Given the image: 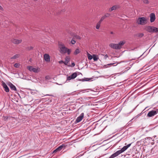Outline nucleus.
Listing matches in <instances>:
<instances>
[{
	"label": "nucleus",
	"mask_w": 158,
	"mask_h": 158,
	"mask_svg": "<svg viewBox=\"0 0 158 158\" xmlns=\"http://www.w3.org/2000/svg\"><path fill=\"white\" fill-rule=\"evenodd\" d=\"M58 46L59 51L61 54H65L67 53L68 55H69L71 52V50L66 47L63 44L59 43Z\"/></svg>",
	"instance_id": "nucleus-1"
},
{
	"label": "nucleus",
	"mask_w": 158,
	"mask_h": 158,
	"mask_svg": "<svg viewBox=\"0 0 158 158\" xmlns=\"http://www.w3.org/2000/svg\"><path fill=\"white\" fill-rule=\"evenodd\" d=\"M131 143H130L127 146H124L121 150L117 151L115 153L112 154L109 158H114L118 156L119 154L126 150L130 147Z\"/></svg>",
	"instance_id": "nucleus-2"
},
{
	"label": "nucleus",
	"mask_w": 158,
	"mask_h": 158,
	"mask_svg": "<svg viewBox=\"0 0 158 158\" xmlns=\"http://www.w3.org/2000/svg\"><path fill=\"white\" fill-rule=\"evenodd\" d=\"M136 22L138 24L144 25L147 23V21L145 18L142 17L139 18L137 20Z\"/></svg>",
	"instance_id": "nucleus-3"
},
{
	"label": "nucleus",
	"mask_w": 158,
	"mask_h": 158,
	"mask_svg": "<svg viewBox=\"0 0 158 158\" xmlns=\"http://www.w3.org/2000/svg\"><path fill=\"white\" fill-rule=\"evenodd\" d=\"M158 113V109H157L156 110H152L149 111L148 114L147 116L148 117H152L155 115L156 114Z\"/></svg>",
	"instance_id": "nucleus-4"
},
{
	"label": "nucleus",
	"mask_w": 158,
	"mask_h": 158,
	"mask_svg": "<svg viewBox=\"0 0 158 158\" xmlns=\"http://www.w3.org/2000/svg\"><path fill=\"white\" fill-rule=\"evenodd\" d=\"M77 73H76L75 72L73 73L71 76L67 77V81L74 79L77 77Z\"/></svg>",
	"instance_id": "nucleus-5"
},
{
	"label": "nucleus",
	"mask_w": 158,
	"mask_h": 158,
	"mask_svg": "<svg viewBox=\"0 0 158 158\" xmlns=\"http://www.w3.org/2000/svg\"><path fill=\"white\" fill-rule=\"evenodd\" d=\"M65 146L64 144H62L61 145L59 146L57 148L54 150L53 153H56V152L60 151L63 148H65Z\"/></svg>",
	"instance_id": "nucleus-6"
},
{
	"label": "nucleus",
	"mask_w": 158,
	"mask_h": 158,
	"mask_svg": "<svg viewBox=\"0 0 158 158\" xmlns=\"http://www.w3.org/2000/svg\"><path fill=\"white\" fill-rule=\"evenodd\" d=\"M109 46L114 49H119V48L117 44L111 43L109 44Z\"/></svg>",
	"instance_id": "nucleus-7"
},
{
	"label": "nucleus",
	"mask_w": 158,
	"mask_h": 158,
	"mask_svg": "<svg viewBox=\"0 0 158 158\" xmlns=\"http://www.w3.org/2000/svg\"><path fill=\"white\" fill-rule=\"evenodd\" d=\"M84 116V114L83 113H82L78 117L76 120V121L77 123L80 122L83 119Z\"/></svg>",
	"instance_id": "nucleus-8"
},
{
	"label": "nucleus",
	"mask_w": 158,
	"mask_h": 158,
	"mask_svg": "<svg viewBox=\"0 0 158 158\" xmlns=\"http://www.w3.org/2000/svg\"><path fill=\"white\" fill-rule=\"evenodd\" d=\"M150 20L151 23L153 22L155 20V15L154 13H152L150 14Z\"/></svg>",
	"instance_id": "nucleus-9"
},
{
	"label": "nucleus",
	"mask_w": 158,
	"mask_h": 158,
	"mask_svg": "<svg viewBox=\"0 0 158 158\" xmlns=\"http://www.w3.org/2000/svg\"><path fill=\"white\" fill-rule=\"evenodd\" d=\"M2 85L5 91L7 92H9V89L6 83L3 81Z\"/></svg>",
	"instance_id": "nucleus-10"
},
{
	"label": "nucleus",
	"mask_w": 158,
	"mask_h": 158,
	"mask_svg": "<svg viewBox=\"0 0 158 158\" xmlns=\"http://www.w3.org/2000/svg\"><path fill=\"white\" fill-rule=\"evenodd\" d=\"M8 85L10 87V89L14 91L16 90V88L15 86L12 83L10 82H9L8 84Z\"/></svg>",
	"instance_id": "nucleus-11"
},
{
	"label": "nucleus",
	"mask_w": 158,
	"mask_h": 158,
	"mask_svg": "<svg viewBox=\"0 0 158 158\" xmlns=\"http://www.w3.org/2000/svg\"><path fill=\"white\" fill-rule=\"evenodd\" d=\"M11 41L14 44H18L21 43L22 42V40H19L16 39H13L11 40Z\"/></svg>",
	"instance_id": "nucleus-12"
},
{
	"label": "nucleus",
	"mask_w": 158,
	"mask_h": 158,
	"mask_svg": "<svg viewBox=\"0 0 158 158\" xmlns=\"http://www.w3.org/2000/svg\"><path fill=\"white\" fill-rule=\"evenodd\" d=\"M27 67L29 70L30 71H32L35 73H37L38 72V69L35 68H33L32 66H29Z\"/></svg>",
	"instance_id": "nucleus-13"
},
{
	"label": "nucleus",
	"mask_w": 158,
	"mask_h": 158,
	"mask_svg": "<svg viewBox=\"0 0 158 158\" xmlns=\"http://www.w3.org/2000/svg\"><path fill=\"white\" fill-rule=\"evenodd\" d=\"M144 34L141 33H137L134 35V37L136 38H141L143 37Z\"/></svg>",
	"instance_id": "nucleus-14"
},
{
	"label": "nucleus",
	"mask_w": 158,
	"mask_h": 158,
	"mask_svg": "<svg viewBox=\"0 0 158 158\" xmlns=\"http://www.w3.org/2000/svg\"><path fill=\"white\" fill-rule=\"evenodd\" d=\"M152 27L153 26H148L146 27L145 30L149 32L152 33Z\"/></svg>",
	"instance_id": "nucleus-15"
},
{
	"label": "nucleus",
	"mask_w": 158,
	"mask_h": 158,
	"mask_svg": "<svg viewBox=\"0 0 158 158\" xmlns=\"http://www.w3.org/2000/svg\"><path fill=\"white\" fill-rule=\"evenodd\" d=\"M44 57L46 61L49 62L50 61V56L48 54H45L44 55Z\"/></svg>",
	"instance_id": "nucleus-16"
},
{
	"label": "nucleus",
	"mask_w": 158,
	"mask_h": 158,
	"mask_svg": "<svg viewBox=\"0 0 158 158\" xmlns=\"http://www.w3.org/2000/svg\"><path fill=\"white\" fill-rule=\"evenodd\" d=\"M110 15V14L109 13H106L104 16H103L101 18L100 20L102 22V21L103 20H104L106 18L109 17Z\"/></svg>",
	"instance_id": "nucleus-17"
},
{
	"label": "nucleus",
	"mask_w": 158,
	"mask_h": 158,
	"mask_svg": "<svg viewBox=\"0 0 158 158\" xmlns=\"http://www.w3.org/2000/svg\"><path fill=\"white\" fill-rule=\"evenodd\" d=\"M119 8V6L118 5H114L111 8L109 9V11L110 12L113 10H116L117 8Z\"/></svg>",
	"instance_id": "nucleus-18"
},
{
	"label": "nucleus",
	"mask_w": 158,
	"mask_h": 158,
	"mask_svg": "<svg viewBox=\"0 0 158 158\" xmlns=\"http://www.w3.org/2000/svg\"><path fill=\"white\" fill-rule=\"evenodd\" d=\"M125 42L123 41H120L118 44H117L119 48V49L121 48L122 46L124 44Z\"/></svg>",
	"instance_id": "nucleus-19"
},
{
	"label": "nucleus",
	"mask_w": 158,
	"mask_h": 158,
	"mask_svg": "<svg viewBox=\"0 0 158 158\" xmlns=\"http://www.w3.org/2000/svg\"><path fill=\"white\" fill-rule=\"evenodd\" d=\"M152 33L155 32L157 33L158 32V28L155 27H154L153 26L152 27Z\"/></svg>",
	"instance_id": "nucleus-20"
},
{
	"label": "nucleus",
	"mask_w": 158,
	"mask_h": 158,
	"mask_svg": "<svg viewBox=\"0 0 158 158\" xmlns=\"http://www.w3.org/2000/svg\"><path fill=\"white\" fill-rule=\"evenodd\" d=\"M102 22L100 21L97 23L96 24V28L97 29H98L100 27V24Z\"/></svg>",
	"instance_id": "nucleus-21"
},
{
	"label": "nucleus",
	"mask_w": 158,
	"mask_h": 158,
	"mask_svg": "<svg viewBox=\"0 0 158 158\" xmlns=\"http://www.w3.org/2000/svg\"><path fill=\"white\" fill-rule=\"evenodd\" d=\"M93 58L94 61H96L98 59V57L97 55L94 54L93 55Z\"/></svg>",
	"instance_id": "nucleus-22"
},
{
	"label": "nucleus",
	"mask_w": 158,
	"mask_h": 158,
	"mask_svg": "<svg viewBox=\"0 0 158 158\" xmlns=\"http://www.w3.org/2000/svg\"><path fill=\"white\" fill-rule=\"evenodd\" d=\"M19 54H17L15 55L11 58V59H16L19 57Z\"/></svg>",
	"instance_id": "nucleus-23"
},
{
	"label": "nucleus",
	"mask_w": 158,
	"mask_h": 158,
	"mask_svg": "<svg viewBox=\"0 0 158 158\" xmlns=\"http://www.w3.org/2000/svg\"><path fill=\"white\" fill-rule=\"evenodd\" d=\"M80 52L79 49L78 48H77L76 49L75 51L74 52V54L75 55H77L79 54Z\"/></svg>",
	"instance_id": "nucleus-24"
},
{
	"label": "nucleus",
	"mask_w": 158,
	"mask_h": 158,
	"mask_svg": "<svg viewBox=\"0 0 158 158\" xmlns=\"http://www.w3.org/2000/svg\"><path fill=\"white\" fill-rule=\"evenodd\" d=\"M87 57L89 60H91L93 58V56L87 53Z\"/></svg>",
	"instance_id": "nucleus-25"
},
{
	"label": "nucleus",
	"mask_w": 158,
	"mask_h": 158,
	"mask_svg": "<svg viewBox=\"0 0 158 158\" xmlns=\"http://www.w3.org/2000/svg\"><path fill=\"white\" fill-rule=\"evenodd\" d=\"M73 37H74V39L76 38L78 40H81V38L80 37L76 35H74Z\"/></svg>",
	"instance_id": "nucleus-26"
},
{
	"label": "nucleus",
	"mask_w": 158,
	"mask_h": 158,
	"mask_svg": "<svg viewBox=\"0 0 158 158\" xmlns=\"http://www.w3.org/2000/svg\"><path fill=\"white\" fill-rule=\"evenodd\" d=\"M85 79H81L80 80H79V81H88L89 80H91V79L90 78H85Z\"/></svg>",
	"instance_id": "nucleus-27"
},
{
	"label": "nucleus",
	"mask_w": 158,
	"mask_h": 158,
	"mask_svg": "<svg viewBox=\"0 0 158 158\" xmlns=\"http://www.w3.org/2000/svg\"><path fill=\"white\" fill-rule=\"evenodd\" d=\"M74 37H73L71 42V43L73 44H74L76 43V41L74 40Z\"/></svg>",
	"instance_id": "nucleus-28"
},
{
	"label": "nucleus",
	"mask_w": 158,
	"mask_h": 158,
	"mask_svg": "<svg viewBox=\"0 0 158 158\" xmlns=\"http://www.w3.org/2000/svg\"><path fill=\"white\" fill-rule=\"evenodd\" d=\"M65 61H67V62H69L70 60V58L69 57V56H66L65 58Z\"/></svg>",
	"instance_id": "nucleus-29"
},
{
	"label": "nucleus",
	"mask_w": 158,
	"mask_h": 158,
	"mask_svg": "<svg viewBox=\"0 0 158 158\" xmlns=\"http://www.w3.org/2000/svg\"><path fill=\"white\" fill-rule=\"evenodd\" d=\"M3 118L4 120L6 121L8 119V117L7 116H3Z\"/></svg>",
	"instance_id": "nucleus-30"
},
{
	"label": "nucleus",
	"mask_w": 158,
	"mask_h": 158,
	"mask_svg": "<svg viewBox=\"0 0 158 158\" xmlns=\"http://www.w3.org/2000/svg\"><path fill=\"white\" fill-rule=\"evenodd\" d=\"M33 47L32 46L28 47L27 48V50H30L33 49Z\"/></svg>",
	"instance_id": "nucleus-31"
},
{
	"label": "nucleus",
	"mask_w": 158,
	"mask_h": 158,
	"mask_svg": "<svg viewBox=\"0 0 158 158\" xmlns=\"http://www.w3.org/2000/svg\"><path fill=\"white\" fill-rule=\"evenodd\" d=\"M143 2L146 4H147L149 3V2L148 0H143Z\"/></svg>",
	"instance_id": "nucleus-32"
},
{
	"label": "nucleus",
	"mask_w": 158,
	"mask_h": 158,
	"mask_svg": "<svg viewBox=\"0 0 158 158\" xmlns=\"http://www.w3.org/2000/svg\"><path fill=\"white\" fill-rule=\"evenodd\" d=\"M75 64L74 62H73L72 63L71 65H69L68 66L69 67H73L75 66Z\"/></svg>",
	"instance_id": "nucleus-33"
},
{
	"label": "nucleus",
	"mask_w": 158,
	"mask_h": 158,
	"mask_svg": "<svg viewBox=\"0 0 158 158\" xmlns=\"http://www.w3.org/2000/svg\"><path fill=\"white\" fill-rule=\"evenodd\" d=\"M152 138L150 137H147L146 138H145V139H144V140H146L147 139L148 140H151L152 139Z\"/></svg>",
	"instance_id": "nucleus-34"
},
{
	"label": "nucleus",
	"mask_w": 158,
	"mask_h": 158,
	"mask_svg": "<svg viewBox=\"0 0 158 158\" xmlns=\"http://www.w3.org/2000/svg\"><path fill=\"white\" fill-rule=\"evenodd\" d=\"M19 66V65L17 63H15L14 65V66L15 68H18Z\"/></svg>",
	"instance_id": "nucleus-35"
},
{
	"label": "nucleus",
	"mask_w": 158,
	"mask_h": 158,
	"mask_svg": "<svg viewBox=\"0 0 158 158\" xmlns=\"http://www.w3.org/2000/svg\"><path fill=\"white\" fill-rule=\"evenodd\" d=\"M68 62H67V61H64V64L65 65L68 66Z\"/></svg>",
	"instance_id": "nucleus-36"
},
{
	"label": "nucleus",
	"mask_w": 158,
	"mask_h": 158,
	"mask_svg": "<svg viewBox=\"0 0 158 158\" xmlns=\"http://www.w3.org/2000/svg\"><path fill=\"white\" fill-rule=\"evenodd\" d=\"M108 56L107 54L104 57V59L105 60L106 59V58L108 57Z\"/></svg>",
	"instance_id": "nucleus-37"
},
{
	"label": "nucleus",
	"mask_w": 158,
	"mask_h": 158,
	"mask_svg": "<svg viewBox=\"0 0 158 158\" xmlns=\"http://www.w3.org/2000/svg\"><path fill=\"white\" fill-rule=\"evenodd\" d=\"M59 64H61L62 63H64V61L63 60H60L59 61Z\"/></svg>",
	"instance_id": "nucleus-38"
},
{
	"label": "nucleus",
	"mask_w": 158,
	"mask_h": 158,
	"mask_svg": "<svg viewBox=\"0 0 158 158\" xmlns=\"http://www.w3.org/2000/svg\"><path fill=\"white\" fill-rule=\"evenodd\" d=\"M114 64V63H110V64H108L107 65H112Z\"/></svg>",
	"instance_id": "nucleus-39"
},
{
	"label": "nucleus",
	"mask_w": 158,
	"mask_h": 158,
	"mask_svg": "<svg viewBox=\"0 0 158 158\" xmlns=\"http://www.w3.org/2000/svg\"><path fill=\"white\" fill-rule=\"evenodd\" d=\"M46 96H53V95H49V94H47Z\"/></svg>",
	"instance_id": "nucleus-40"
},
{
	"label": "nucleus",
	"mask_w": 158,
	"mask_h": 158,
	"mask_svg": "<svg viewBox=\"0 0 158 158\" xmlns=\"http://www.w3.org/2000/svg\"><path fill=\"white\" fill-rule=\"evenodd\" d=\"M143 139V142H147V141H146V140H144V139Z\"/></svg>",
	"instance_id": "nucleus-41"
},
{
	"label": "nucleus",
	"mask_w": 158,
	"mask_h": 158,
	"mask_svg": "<svg viewBox=\"0 0 158 158\" xmlns=\"http://www.w3.org/2000/svg\"><path fill=\"white\" fill-rule=\"evenodd\" d=\"M135 109V108H134V109H133L132 110V111L130 112V113H131V112H133V110Z\"/></svg>",
	"instance_id": "nucleus-42"
},
{
	"label": "nucleus",
	"mask_w": 158,
	"mask_h": 158,
	"mask_svg": "<svg viewBox=\"0 0 158 158\" xmlns=\"http://www.w3.org/2000/svg\"><path fill=\"white\" fill-rule=\"evenodd\" d=\"M110 34H113V32L112 31H111L110 32Z\"/></svg>",
	"instance_id": "nucleus-43"
},
{
	"label": "nucleus",
	"mask_w": 158,
	"mask_h": 158,
	"mask_svg": "<svg viewBox=\"0 0 158 158\" xmlns=\"http://www.w3.org/2000/svg\"><path fill=\"white\" fill-rule=\"evenodd\" d=\"M86 90V89H84V90H82V91H85Z\"/></svg>",
	"instance_id": "nucleus-44"
},
{
	"label": "nucleus",
	"mask_w": 158,
	"mask_h": 158,
	"mask_svg": "<svg viewBox=\"0 0 158 158\" xmlns=\"http://www.w3.org/2000/svg\"><path fill=\"white\" fill-rule=\"evenodd\" d=\"M153 149V150H154V149L152 148V151Z\"/></svg>",
	"instance_id": "nucleus-45"
},
{
	"label": "nucleus",
	"mask_w": 158,
	"mask_h": 158,
	"mask_svg": "<svg viewBox=\"0 0 158 158\" xmlns=\"http://www.w3.org/2000/svg\"><path fill=\"white\" fill-rule=\"evenodd\" d=\"M136 0L137 1H139V0Z\"/></svg>",
	"instance_id": "nucleus-46"
},
{
	"label": "nucleus",
	"mask_w": 158,
	"mask_h": 158,
	"mask_svg": "<svg viewBox=\"0 0 158 158\" xmlns=\"http://www.w3.org/2000/svg\"><path fill=\"white\" fill-rule=\"evenodd\" d=\"M35 1H36L37 0H34Z\"/></svg>",
	"instance_id": "nucleus-47"
}]
</instances>
